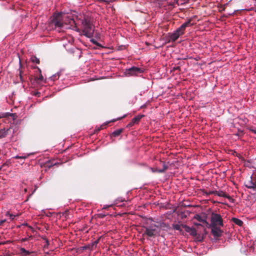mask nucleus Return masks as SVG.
I'll use <instances>...</instances> for the list:
<instances>
[{"label":"nucleus","instance_id":"39","mask_svg":"<svg viewBox=\"0 0 256 256\" xmlns=\"http://www.w3.org/2000/svg\"><path fill=\"white\" fill-rule=\"evenodd\" d=\"M74 21L73 20H71L70 24H72V23H74Z\"/></svg>","mask_w":256,"mask_h":256},{"label":"nucleus","instance_id":"14","mask_svg":"<svg viewBox=\"0 0 256 256\" xmlns=\"http://www.w3.org/2000/svg\"><path fill=\"white\" fill-rule=\"evenodd\" d=\"M38 71L40 72V74L38 76H36V78H35V80L36 81V82L37 83H40V82H42L44 80V77L42 76V73H41V70L38 68Z\"/></svg>","mask_w":256,"mask_h":256},{"label":"nucleus","instance_id":"34","mask_svg":"<svg viewBox=\"0 0 256 256\" xmlns=\"http://www.w3.org/2000/svg\"><path fill=\"white\" fill-rule=\"evenodd\" d=\"M126 115L125 114V115H124V116H122V117H120V118H117V119H116V120H112V122H115V121H116V120H121V119H122V118H124V117H126Z\"/></svg>","mask_w":256,"mask_h":256},{"label":"nucleus","instance_id":"1","mask_svg":"<svg viewBox=\"0 0 256 256\" xmlns=\"http://www.w3.org/2000/svg\"><path fill=\"white\" fill-rule=\"evenodd\" d=\"M80 22H81V30L83 34L88 38L92 37L94 30V26L92 24L91 18L84 15L83 18L80 20Z\"/></svg>","mask_w":256,"mask_h":256},{"label":"nucleus","instance_id":"41","mask_svg":"<svg viewBox=\"0 0 256 256\" xmlns=\"http://www.w3.org/2000/svg\"><path fill=\"white\" fill-rule=\"evenodd\" d=\"M88 248V246H84L82 247L83 250L86 249Z\"/></svg>","mask_w":256,"mask_h":256},{"label":"nucleus","instance_id":"12","mask_svg":"<svg viewBox=\"0 0 256 256\" xmlns=\"http://www.w3.org/2000/svg\"><path fill=\"white\" fill-rule=\"evenodd\" d=\"M194 219H196V220H198V221H199L200 222H203L204 224H206V225L209 224L208 222L206 220H204L203 218H202L201 217V216L200 214H196L194 216Z\"/></svg>","mask_w":256,"mask_h":256},{"label":"nucleus","instance_id":"45","mask_svg":"<svg viewBox=\"0 0 256 256\" xmlns=\"http://www.w3.org/2000/svg\"><path fill=\"white\" fill-rule=\"evenodd\" d=\"M98 1H100V2H104V0H98Z\"/></svg>","mask_w":256,"mask_h":256},{"label":"nucleus","instance_id":"42","mask_svg":"<svg viewBox=\"0 0 256 256\" xmlns=\"http://www.w3.org/2000/svg\"><path fill=\"white\" fill-rule=\"evenodd\" d=\"M194 225L195 226H202L200 224H198V223H194Z\"/></svg>","mask_w":256,"mask_h":256},{"label":"nucleus","instance_id":"23","mask_svg":"<svg viewBox=\"0 0 256 256\" xmlns=\"http://www.w3.org/2000/svg\"><path fill=\"white\" fill-rule=\"evenodd\" d=\"M190 234L192 236H196L197 234L196 230L195 228H192L190 231Z\"/></svg>","mask_w":256,"mask_h":256},{"label":"nucleus","instance_id":"22","mask_svg":"<svg viewBox=\"0 0 256 256\" xmlns=\"http://www.w3.org/2000/svg\"><path fill=\"white\" fill-rule=\"evenodd\" d=\"M182 25L183 26V27H184L186 28L188 26H192V24H191V20H189L188 21L184 23Z\"/></svg>","mask_w":256,"mask_h":256},{"label":"nucleus","instance_id":"37","mask_svg":"<svg viewBox=\"0 0 256 256\" xmlns=\"http://www.w3.org/2000/svg\"><path fill=\"white\" fill-rule=\"evenodd\" d=\"M110 206H104L103 208L104 209H106L108 208H109Z\"/></svg>","mask_w":256,"mask_h":256},{"label":"nucleus","instance_id":"5","mask_svg":"<svg viewBox=\"0 0 256 256\" xmlns=\"http://www.w3.org/2000/svg\"><path fill=\"white\" fill-rule=\"evenodd\" d=\"M244 186L250 189H256V174L252 175L250 179L244 182Z\"/></svg>","mask_w":256,"mask_h":256},{"label":"nucleus","instance_id":"21","mask_svg":"<svg viewBox=\"0 0 256 256\" xmlns=\"http://www.w3.org/2000/svg\"><path fill=\"white\" fill-rule=\"evenodd\" d=\"M31 61L34 63H36L38 64H40V60L36 56H32L31 58Z\"/></svg>","mask_w":256,"mask_h":256},{"label":"nucleus","instance_id":"25","mask_svg":"<svg viewBox=\"0 0 256 256\" xmlns=\"http://www.w3.org/2000/svg\"><path fill=\"white\" fill-rule=\"evenodd\" d=\"M182 226L184 228L185 230L188 232H190V230L192 228L188 226L186 224H182Z\"/></svg>","mask_w":256,"mask_h":256},{"label":"nucleus","instance_id":"2","mask_svg":"<svg viewBox=\"0 0 256 256\" xmlns=\"http://www.w3.org/2000/svg\"><path fill=\"white\" fill-rule=\"evenodd\" d=\"M208 226H223V220L218 214L212 212L210 218V224Z\"/></svg>","mask_w":256,"mask_h":256},{"label":"nucleus","instance_id":"29","mask_svg":"<svg viewBox=\"0 0 256 256\" xmlns=\"http://www.w3.org/2000/svg\"><path fill=\"white\" fill-rule=\"evenodd\" d=\"M108 123H105V124H102L101 126H100V128L101 130L104 128H106V126L108 124Z\"/></svg>","mask_w":256,"mask_h":256},{"label":"nucleus","instance_id":"30","mask_svg":"<svg viewBox=\"0 0 256 256\" xmlns=\"http://www.w3.org/2000/svg\"><path fill=\"white\" fill-rule=\"evenodd\" d=\"M172 70H178L180 71V66H174V67L173 68Z\"/></svg>","mask_w":256,"mask_h":256},{"label":"nucleus","instance_id":"8","mask_svg":"<svg viewBox=\"0 0 256 256\" xmlns=\"http://www.w3.org/2000/svg\"><path fill=\"white\" fill-rule=\"evenodd\" d=\"M144 117V115L139 114L133 118L130 122L126 126V128H130L135 124H138L142 118Z\"/></svg>","mask_w":256,"mask_h":256},{"label":"nucleus","instance_id":"15","mask_svg":"<svg viewBox=\"0 0 256 256\" xmlns=\"http://www.w3.org/2000/svg\"><path fill=\"white\" fill-rule=\"evenodd\" d=\"M232 220L236 225L238 226H242L243 224V222L240 220L236 218H232Z\"/></svg>","mask_w":256,"mask_h":256},{"label":"nucleus","instance_id":"33","mask_svg":"<svg viewBox=\"0 0 256 256\" xmlns=\"http://www.w3.org/2000/svg\"><path fill=\"white\" fill-rule=\"evenodd\" d=\"M8 214L10 216V218L12 219V220H14V217L16 216L15 215H14L12 214H10V213H8Z\"/></svg>","mask_w":256,"mask_h":256},{"label":"nucleus","instance_id":"7","mask_svg":"<svg viewBox=\"0 0 256 256\" xmlns=\"http://www.w3.org/2000/svg\"><path fill=\"white\" fill-rule=\"evenodd\" d=\"M211 228V232L212 236L215 238L220 237L222 235L223 231L220 230V226H208Z\"/></svg>","mask_w":256,"mask_h":256},{"label":"nucleus","instance_id":"16","mask_svg":"<svg viewBox=\"0 0 256 256\" xmlns=\"http://www.w3.org/2000/svg\"><path fill=\"white\" fill-rule=\"evenodd\" d=\"M123 130H124L122 128L116 130L112 133V136L114 137L118 136L123 132Z\"/></svg>","mask_w":256,"mask_h":256},{"label":"nucleus","instance_id":"20","mask_svg":"<svg viewBox=\"0 0 256 256\" xmlns=\"http://www.w3.org/2000/svg\"><path fill=\"white\" fill-rule=\"evenodd\" d=\"M182 225H180L178 224H174L172 225V228L174 230H179L180 232L182 231V230L181 229Z\"/></svg>","mask_w":256,"mask_h":256},{"label":"nucleus","instance_id":"3","mask_svg":"<svg viewBox=\"0 0 256 256\" xmlns=\"http://www.w3.org/2000/svg\"><path fill=\"white\" fill-rule=\"evenodd\" d=\"M52 24L56 28H57L60 29L62 28L64 24L62 21V15L60 14L54 15L52 20Z\"/></svg>","mask_w":256,"mask_h":256},{"label":"nucleus","instance_id":"17","mask_svg":"<svg viewBox=\"0 0 256 256\" xmlns=\"http://www.w3.org/2000/svg\"><path fill=\"white\" fill-rule=\"evenodd\" d=\"M185 28L183 27V26L182 25L179 28H178L176 31L177 33L179 34L180 36L184 34V32L185 30Z\"/></svg>","mask_w":256,"mask_h":256},{"label":"nucleus","instance_id":"35","mask_svg":"<svg viewBox=\"0 0 256 256\" xmlns=\"http://www.w3.org/2000/svg\"><path fill=\"white\" fill-rule=\"evenodd\" d=\"M8 242H0V245L1 244H6V243H7Z\"/></svg>","mask_w":256,"mask_h":256},{"label":"nucleus","instance_id":"27","mask_svg":"<svg viewBox=\"0 0 256 256\" xmlns=\"http://www.w3.org/2000/svg\"><path fill=\"white\" fill-rule=\"evenodd\" d=\"M42 238L44 240L46 244L44 245V248L48 247L49 245L48 240L46 237H42Z\"/></svg>","mask_w":256,"mask_h":256},{"label":"nucleus","instance_id":"24","mask_svg":"<svg viewBox=\"0 0 256 256\" xmlns=\"http://www.w3.org/2000/svg\"><path fill=\"white\" fill-rule=\"evenodd\" d=\"M28 156H29V154H24V155L22 156H16L14 157V158L16 159H20V158L26 159V158H28Z\"/></svg>","mask_w":256,"mask_h":256},{"label":"nucleus","instance_id":"28","mask_svg":"<svg viewBox=\"0 0 256 256\" xmlns=\"http://www.w3.org/2000/svg\"><path fill=\"white\" fill-rule=\"evenodd\" d=\"M106 216V214H102V213L98 214V217L100 218H104Z\"/></svg>","mask_w":256,"mask_h":256},{"label":"nucleus","instance_id":"4","mask_svg":"<svg viewBox=\"0 0 256 256\" xmlns=\"http://www.w3.org/2000/svg\"><path fill=\"white\" fill-rule=\"evenodd\" d=\"M156 226L154 224V226H145L144 227V231L143 234V236L146 235L149 237H154L157 234V230H156L155 227Z\"/></svg>","mask_w":256,"mask_h":256},{"label":"nucleus","instance_id":"46","mask_svg":"<svg viewBox=\"0 0 256 256\" xmlns=\"http://www.w3.org/2000/svg\"><path fill=\"white\" fill-rule=\"evenodd\" d=\"M4 165H8V164H6V163H5V164H4Z\"/></svg>","mask_w":256,"mask_h":256},{"label":"nucleus","instance_id":"31","mask_svg":"<svg viewBox=\"0 0 256 256\" xmlns=\"http://www.w3.org/2000/svg\"><path fill=\"white\" fill-rule=\"evenodd\" d=\"M99 240H100V238L98 239L97 240H95L93 243H92V246H96L97 244L99 242Z\"/></svg>","mask_w":256,"mask_h":256},{"label":"nucleus","instance_id":"6","mask_svg":"<svg viewBox=\"0 0 256 256\" xmlns=\"http://www.w3.org/2000/svg\"><path fill=\"white\" fill-rule=\"evenodd\" d=\"M143 72L142 68L132 66L130 68L126 70V75L128 76H136L139 74H141Z\"/></svg>","mask_w":256,"mask_h":256},{"label":"nucleus","instance_id":"19","mask_svg":"<svg viewBox=\"0 0 256 256\" xmlns=\"http://www.w3.org/2000/svg\"><path fill=\"white\" fill-rule=\"evenodd\" d=\"M22 67V63H21L20 60V70H19L20 72H19V76H20V81L22 82H23L24 81V80L23 76H22V71L20 70V68Z\"/></svg>","mask_w":256,"mask_h":256},{"label":"nucleus","instance_id":"36","mask_svg":"<svg viewBox=\"0 0 256 256\" xmlns=\"http://www.w3.org/2000/svg\"><path fill=\"white\" fill-rule=\"evenodd\" d=\"M100 130V127L96 130V132H99Z\"/></svg>","mask_w":256,"mask_h":256},{"label":"nucleus","instance_id":"9","mask_svg":"<svg viewBox=\"0 0 256 256\" xmlns=\"http://www.w3.org/2000/svg\"><path fill=\"white\" fill-rule=\"evenodd\" d=\"M214 192V194H216V195H217L219 196H222V197H224V198H226L229 200H232V198L228 196V195H227L223 191H216V190L215 192Z\"/></svg>","mask_w":256,"mask_h":256},{"label":"nucleus","instance_id":"10","mask_svg":"<svg viewBox=\"0 0 256 256\" xmlns=\"http://www.w3.org/2000/svg\"><path fill=\"white\" fill-rule=\"evenodd\" d=\"M9 128H2L0 129V138H5L7 136L8 134Z\"/></svg>","mask_w":256,"mask_h":256},{"label":"nucleus","instance_id":"43","mask_svg":"<svg viewBox=\"0 0 256 256\" xmlns=\"http://www.w3.org/2000/svg\"><path fill=\"white\" fill-rule=\"evenodd\" d=\"M251 131H252V132H253L254 133L256 134V131L255 130H251Z\"/></svg>","mask_w":256,"mask_h":256},{"label":"nucleus","instance_id":"40","mask_svg":"<svg viewBox=\"0 0 256 256\" xmlns=\"http://www.w3.org/2000/svg\"><path fill=\"white\" fill-rule=\"evenodd\" d=\"M214 192H215V191H211V192H210L208 194H214Z\"/></svg>","mask_w":256,"mask_h":256},{"label":"nucleus","instance_id":"32","mask_svg":"<svg viewBox=\"0 0 256 256\" xmlns=\"http://www.w3.org/2000/svg\"><path fill=\"white\" fill-rule=\"evenodd\" d=\"M34 96H38V97H40V92H35L34 94Z\"/></svg>","mask_w":256,"mask_h":256},{"label":"nucleus","instance_id":"11","mask_svg":"<svg viewBox=\"0 0 256 256\" xmlns=\"http://www.w3.org/2000/svg\"><path fill=\"white\" fill-rule=\"evenodd\" d=\"M180 35L179 34L177 33L176 32L171 34L170 36L169 40H171L172 42L176 41L178 38L180 37Z\"/></svg>","mask_w":256,"mask_h":256},{"label":"nucleus","instance_id":"13","mask_svg":"<svg viewBox=\"0 0 256 256\" xmlns=\"http://www.w3.org/2000/svg\"><path fill=\"white\" fill-rule=\"evenodd\" d=\"M20 254L22 256H27L32 253V252L26 250L24 248H20Z\"/></svg>","mask_w":256,"mask_h":256},{"label":"nucleus","instance_id":"26","mask_svg":"<svg viewBox=\"0 0 256 256\" xmlns=\"http://www.w3.org/2000/svg\"><path fill=\"white\" fill-rule=\"evenodd\" d=\"M90 41L92 42L93 44H95L96 46H99V47H100V48H103V46L101 45L100 44L98 43V42H97L96 40H94V39H92L90 40Z\"/></svg>","mask_w":256,"mask_h":256},{"label":"nucleus","instance_id":"44","mask_svg":"<svg viewBox=\"0 0 256 256\" xmlns=\"http://www.w3.org/2000/svg\"><path fill=\"white\" fill-rule=\"evenodd\" d=\"M28 240V238H25L22 239V240L23 241H26V240Z\"/></svg>","mask_w":256,"mask_h":256},{"label":"nucleus","instance_id":"18","mask_svg":"<svg viewBox=\"0 0 256 256\" xmlns=\"http://www.w3.org/2000/svg\"><path fill=\"white\" fill-rule=\"evenodd\" d=\"M163 168L162 169H160L158 170V172L160 173L164 172L166 170L168 169V166L164 162L162 163Z\"/></svg>","mask_w":256,"mask_h":256},{"label":"nucleus","instance_id":"38","mask_svg":"<svg viewBox=\"0 0 256 256\" xmlns=\"http://www.w3.org/2000/svg\"><path fill=\"white\" fill-rule=\"evenodd\" d=\"M168 5H170V6H174V3H173V2H169L168 3Z\"/></svg>","mask_w":256,"mask_h":256}]
</instances>
